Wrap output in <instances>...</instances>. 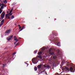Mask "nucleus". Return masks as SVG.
<instances>
[{"mask_svg":"<svg viewBox=\"0 0 75 75\" xmlns=\"http://www.w3.org/2000/svg\"><path fill=\"white\" fill-rule=\"evenodd\" d=\"M37 59L35 58H33L32 59V61H33V64H37V62H38V61H37Z\"/></svg>","mask_w":75,"mask_h":75,"instance_id":"f257e3e1","label":"nucleus"},{"mask_svg":"<svg viewBox=\"0 0 75 75\" xmlns=\"http://www.w3.org/2000/svg\"><path fill=\"white\" fill-rule=\"evenodd\" d=\"M5 14H6V12L3 11L1 14V17L2 19H3L4 16H5Z\"/></svg>","mask_w":75,"mask_h":75,"instance_id":"f03ea898","label":"nucleus"},{"mask_svg":"<svg viewBox=\"0 0 75 75\" xmlns=\"http://www.w3.org/2000/svg\"><path fill=\"white\" fill-rule=\"evenodd\" d=\"M57 35V33L55 32H53V34L52 35V38H54L55 37H56Z\"/></svg>","mask_w":75,"mask_h":75,"instance_id":"7ed1b4c3","label":"nucleus"},{"mask_svg":"<svg viewBox=\"0 0 75 75\" xmlns=\"http://www.w3.org/2000/svg\"><path fill=\"white\" fill-rule=\"evenodd\" d=\"M13 35H10L9 36L8 38H6L7 40H8V41H10V40L11 39L13 38Z\"/></svg>","mask_w":75,"mask_h":75,"instance_id":"20e7f679","label":"nucleus"},{"mask_svg":"<svg viewBox=\"0 0 75 75\" xmlns=\"http://www.w3.org/2000/svg\"><path fill=\"white\" fill-rule=\"evenodd\" d=\"M11 31V30L10 29H9L8 30H7L6 31L5 33H6V34H7V33H9V32H10Z\"/></svg>","mask_w":75,"mask_h":75,"instance_id":"39448f33","label":"nucleus"},{"mask_svg":"<svg viewBox=\"0 0 75 75\" xmlns=\"http://www.w3.org/2000/svg\"><path fill=\"white\" fill-rule=\"evenodd\" d=\"M53 58L54 59H57V56H54L53 57Z\"/></svg>","mask_w":75,"mask_h":75,"instance_id":"423d86ee","label":"nucleus"},{"mask_svg":"<svg viewBox=\"0 0 75 75\" xmlns=\"http://www.w3.org/2000/svg\"><path fill=\"white\" fill-rule=\"evenodd\" d=\"M64 69H66V70L69 71V68H67V67H64Z\"/></svg>","mask_w":75,"mask_h":75,"instance_id":"0eeeda50","label":"nucleus"},{"mask_svg":"<svg viewBox=\"0 0 75 75\" xmlns=\"http://www.w3.org/2000/svg\"><path fill=\"white\" fill-rule=\"evenodd\" d=\"M25 28V26H23L22 28L19 30V32H20V31H22V30H23V29H24V28Z\"/></svg>","mask_w":75,"mask_h":75,"instance_id":"6e6552de","label":"nucleus"},{"mask_svg":"<svg viewBox=\"0 0 75 75\" xmlns=\"http://www.w3.org/2000/svg\"><path fill=\"white\" fill-rule=\"evenodd\" d=\"M37 67L38 68H39V69H40V68H41V65H38L37 66Z\"/></svg>","mask_w":75,"mask_h":75,"instance_id":"1a4fd4ad","label":"nucleus"},{"mask_svg":"<svg viewBox=\"0 0 75 75\" xmlns=\"http://www.w3.org/2000/svg\"><path fill=\"white\" fill-rule=\"evenodd\" d=\"M14 41H16L18 40H17V37H16V36H14Z\"/></svg>","mask_w":75,"mask_h":75,"instance_id":"9d476101","label":"nucleus"},{"mask_svg":"<svg viewBox=\"0 0 75 75\" xmlns=\"http://www.w3.org/2000/svg\"><path fill=\"white\" fill-rule=\"evenodd\" d=\"M57 45L59 46V47H60V46H61V42H58L57 43Z\"/></svg>","mask_w":75,"mask_h":75,"instance_id":"9b49d317","label":"nucleus"},{"mask_svg":"<svg viewBox=\"0 0 75 75\" xmlns=\"http://www.w3.org/2000/svg\"><path fill=\"white\" fill-rule=\"evenodd\" d=\"M37 68L36 67H34V71H37Z\"/></svg>","mask_w":75,"mask_h":75,"instance_id":"f8f14e48","label":"nucleus"},{"mask_svg":"<svg viewBox=\"0 0 75 75\" xmlns=\"http://www.w3.org/2000/svg\"><path fill=\"white\" fill-rule=\"evenodd\" d=\"M47 68L48 69H50V66L48 65H47L46 66Z\"/></svg>","mask_w":75,"mask_h":75,"instance_id":"ddd939ff","label":"nucleus"},{"mask_svg":"<svg viewBox=\"0 0 75 75\" xmlns=\"http://www.w3.org/2000/svg\"><path fill=\"white\" fill-rule=\"evenodd\" d=\"M50 55H54V52H50Z\"/></svg>","mask_w":75,"mask_h":75,"instance_id":"4468645a","label":"nucleus"},{"mask_svg":"<svg viewBox=\"0 0 75 75\" xmlns=\"http://www.w3.org/2000/svg\"><path fill=\"white\" fill-rule=\"evenodd\" d=\"M41 54H42V52H39L38 53V55H40Z\"/></svg>","mask_w":75,"mask_h":75,"instance_id":"2eb2a0df","label":"nucleus"},{"mask_svg":"<svg viewBox=\"0 0 75 75\" xmlns=\"http://www.w3.org/2000/svg\"><path fill=\"white\" fill-rule=\"evenodd\" d=\"M16 41H15L14 43V45H15V44H16V43H17V42H18V40H15Z\"/></svg>","mask_w":75,"mask_h":75,"instance_id":"dca6fc26","label":"nucleus"},{"mask_svg":"<svg viewBox=\"0 0 75 75\" xmlns=\"http://www.w3.org/2000/svg\"><path fill=\"white\" fill-rule=\"evenodd\" d=\"M3 2L4 3H5V4H6V3H7V0H5V1H3Z\"/></svg>","mask_w":75,"mask_h":75,"instance_id":"f3484780","label":"nucleus"},{"mask_svg":"<svg viewBox=\"0 0 75 75\" xmlns=\"http://www.w3.org/2000/svg\"><path fill=\"white\" fill-rule=\"evenodd\" d=\"M4 22V19H3L1 22V23H3Z\"/></svg>","mask_w":75,"mask_h":75,"instance_id":"a211bd4d","label":"nucleus"},{"mask_svg":"<svg viewBox=\"0 0 75 75\" xmlns=\"http://www.w3.org/2000/svg\"><path fill=\"white\" fill-rule=\"evenodd\" d=\"M70 71H73V68H72V67H70Z\"/></svg>","mask_w":75,"mask_h":75,"instance_id":"6ab92c4d","label":"nucleus"},{"mask_svg":"<svg viewBox=\"0 0 75 75\" xmlns=\"http://www.w3.org/2000/svg\"><path fill=\"white\" fill-rule=\"evenodd\" d=\"M13 8H12L11 9V10L10 11V13H11L12 11H13Z\"/></svg>","mask_w":75,"mask_h":75,"instance_id":"aec40b11","label":"nucleus"},{"mask_svg":"<svg viewBox=\"0 0 75 75\" xmlns=\"http://www.w3.org/2000/svg\"><path fill=\"white\" fill-rule=\"evenodd\" d=\"M18 44H19V42H18L15 45V47H16L17 46Z\"/></svg>","mask_w":75,"mask_h":75,"instance_id":"412c9836","label":"nucleus"},{"mask_svg":"<svg viewBox=\"0 0 75 75\" xmlns=\"http://www.w3.org/2000/svg\"><path fill=\"white\" fill-rule=\"evenodd\" d=\"M3 65L4 67H5V66H6V65H7V64H3Z\"/></svg>","mask_w":75,"mask_h":75,"instance_id":"4be33fe9","label":"nucleus"},{"mask_svg":"<svg viewBox=\"0 0 75 75\" xmlns=\"http://www.w3.org/2000/svg\"><path fill=\"white\" fill-rule=\"evenodd\" d=\"M8 14L6 15L5 18H7V17H8Z\"/></svg>","mask_w":75,"mask_h":75,"instance_id":"5701e85b","label":"nucleus"},{"mask_svg":"<svg viewBox=\"0 0 75 75\" xmlns=\"http://www.w3.org/2000/svg\"><path fill=\"white\" fill-rule=\"evenodd\" d=\"M1 8L2 9H3V8H4V7H3V6H1Z\"/></svg>","mask_w":75,"mask_h":75,"instance_id":"b1692460","label":"nucleus"},{"mask_svg":"<svg viewBox=\"0 0 75 75\" xmlns=\"http://www.w3.org/2000/svg\"><path fill=\"white\" fill-rule=\"evenodd\" d=\"M14 17V16H12L11 17V19H13V18Z\"/></svg>","mask_w":75,"mask_h":75,"instance_id":"393cba45","label":"nucleus"},{"mask_svg":"<svg viewBox=\"0 0 75 75\" xmlns=\"http://www.w3.org/2000/svg\"><path fill=\"white\" fill-rule=\"evenodd\" d=\"M3 24V23L0 24V27H1V26H2Z\"/></svg>","mask_w":75,"mask_h":75,"instance_id":"a878e982","label":"nucleus"},{"mask_svg":"<svg viewBox=\"0 0 75 75\" xmlns=\"http://www.w3.org/2000/svg\"><path fill=\"white\" fill-rule=\"evenodd\" d=\"M37 51H35L34 52V54H36V53H37Z\"/></svg>","mask_w":75,"mask_h":75,"instance_id":"bb28decb","label":"nucleus"},{"mask_svg":"<svg viewBox=\"0 0 75 75\" xmlns=\"http://www.w3.org/2000/svg\"><path fill=\"white\" fill-rule=\"evenodd\" d=\"M2 6H4V4L3 3L2 4H1Z\"/></svg>","mask_w":75,"mask_h":75,"instance_id":"cd10ccee","label":"nucleus"},{"mask_svg":"<svg viewBox=\"0 0 75 75\" xmlns=\"http://www.w3.org/2000/svg\"><path fill=\"white\" fill-rule=\"evenodd\" d=\"M10 15H9V16H8V19H9L10 18Z\"/></svg>","mask_w":75,"mask_h":75,"instance_id":"c85d7f7f","label":"nucleus"},{"mask_svg":"<svg viewBox=\"0 0 75 75\" xmlns=\"http://www.w3.org/2000/svg\"><path fill=\"white\" fill-rule=\"evenodd\" d=\"M11 14V13H10V12L9 13H8L7 14H8V15H10Z\"/></svg>","mask_w":75,"mask_h":75,"instance_id":"c756f323","label":"nucleus"},{"mask_svg":"<svg viewBox=\"0 0 75 75\" xmlns=\"http://www.w3.org/2000/svg\"><path fill=\"white\" fill-rule=\"evenodd\" d=\"M19 29H21V27L20 26V25H19Z\"/></svg>","mask_w":75,"mask_h":75,"instance_id":"7c9ffc66","label":"nucleus"},{"mask_svg":"<svg viewBox=\"0 0 75 75\" xmlns=\"http://www.w3.org/2000/svg\"><path fill=\"white\" fill-rule=\"evenodd\" d=\"M2 11H0V14H1V13L2 12Z\"/></svg>","mask_w":75,"mask_h":75,"instance_id":"2f4dec72","label":"nucleus"},{"mask_svg":"<svg viewBox=\"0 0 75 75\" xmlns=\"http://www.w3.org/2000/svg\"><path fill=\"white\" fill-rule=\"evenodd\" d=\"M16 54V52L13 53V55H14V54Z\"/></svg>","mask_w":75,"mask_h":75,"instance_id":"473e14b6","label":"nucleus"},{"mask_svg":"<svg viewBox=\"0 0 75 75\" xmlns=\"http://www.w3.org/2000/svg\"><path fill=\"white\" fill-rule=\"evenodd\" d=\"M42 72H44V71H42L40 73H41H41H42Z\"/></svg>","mask_w":75,"mask_h":75,"instance_id":"72a5a7b5","label":"nucleus"},{"mask_svg":"<svg viewBox=\"0 0 75 75\" xmlns=\"http://www.w3.org/2000/svg\"><path fill=\"white\" fill-rule=\"evenodd\" d=\"M44 65V67H45V68H46V67H46V66H45V65Z\"/></svg>","mask_w":75,"mask_h":75,"instance_id":"f704fd0d","label":"nucleus"},{"mask_svg":"<svg viewBox=\"0 0 75 75\" xmlns=\"http://www.w3.org/2000/svg\"><path fill=\"white\" fill-rule=\"evenodd\" d=\"M38 58H40V56H38Z\"/></svg>","mask_w":75,"mask_h":75,"instance_id":"c9c22d12","label":"nucleus"},{"mask_svg":"<svg viewBox=\"0 0 75 75\" xmlns=\"http://www.w3.org/2000/svg\"><path fill=\"white\" fill-rule=\"evenodd\" d=\"M57 39H58V38H57L56 39H55V41H56V40H57Z\"/></svg>","mask_w":75,"mask_h":75,"instance_id":"e433bc0d","label":"nucleus"},{"mask_svg":"<svg viewBox=\"0 0 75 75\" xmlns=\"http://www.w3.org/2000/svg\"><path fill=\"white\" fill-rule=\"evenodd\" d=\"M1 8H0V11H1Z\"/></svg>","mask_w":75,"mask_h":75,"instance_id":"4c0bfd02","label":"nucleus"},{"mask_svg":"<svg viewBox=\"0 0 75 75\" xmlns=\"http://www.w3.org/2000/svg\"><path fill=\"white\" fill-rule=\"evenodd\" d=\"M43 51H44V50H45V49L44 48H43Z\"/></svg>","mask_w":75,"mask_h":75,"instance_id":"58836bf2","label":"nucleus"},{"mask_svg":"<svg viewBox=\"0 0 75 75\" xmlns=\"http://www.w3.org/2000/svg\"><path fill=\"white\" fill-rule=\"evenodd\" d=\"M12 13H11L10 16H12Z\"/></svg>","mask_w":75,"mask_h":75,"instance_id":"ea45409f","label":"nucleus"},{"mask_svg":"<svg viewBox=\"0 0 75 75\" xmlns=\"http://www.w3.org/2000/svg\"><path fill=\"white\" fill-rule=\"evenodd\" d=\"M58 53H59V51H58Z\"/></svg>","mask_w":75,"mask_h":75,"instance_id":"a19ab883","label":"nucleus"},{"mask_svg":"<svg viewBox=\"0 0 75 75\" xmlns=\"http://www.w3.org/2000/svg\"><path fill=\"white\" fill-rule=\"evenodd\" d=\"M45 70H44L43 72H45Z\"/></svg>","mask_w":75,"mask_h":75,"instance_id":"79ce46f5","label":"nucleus"},{"mask_svg":"<svg viewBox=\"0 0 75 75\" xmlns=\"http://www.w3.org/2000/svg\"><path fill=\"white\" fill-rule=\"evenodd\" d=\"M14 5H15V4H13V6H14Z\"/></svg>","mask_w":75,"mask_h":75,"instance_id":"37998d69","label":"nucleus"},{"mask_svg":"<svg viewBox=\"0 0 75 75\" xmlns=\"http://www.w3.org/2000/svg\"><path fill=\"white\" fill-rule=\"evenodd\" d=\"M49 52H51V50H49Z\"/></svg>","mask_w":75,"mask_h":75,"instance_id":"c03bdc74","label":"nucleus"},{"mask_svg":"<svg viewBox=\"0 0 75 75\" xmlns=\"http://www.w3.org/2000/svg\"><path fill=\"white\" fill-rule=\"evenodd\" d=\"M1 4H0V7H1Z\"/></svg>","mask_w":75,"mask_h":75,"instance_id":"a18cd8bd","label":"nucleus"},{"mask_svg":"<svg viewBox=\"0 0 75 75\" xmlns=\"http://www.w3.org/2000/svg\"><path fill=\"white\" fill-rule=\"evenodd\" d=\"M9 13L8 11L7 12V13Z\"/></svg>","mask_w":75,"mask_h":75,"instance_id":"49530a36","label":"nucleus"},{"mask_svg":"<svg viewBox=\"0 0 75 75\" xmlns=\"http://www.w3.org/2000/svg\"><path fill=\"white\" fill-rule=\"evenodd\" d=\"M55 20H57V19H56V18H55Z\"/></svg>","mask_w":75,"mask_h":75,"instance_id":"de8ad7c7","label":"nucleus"},{"mask_svg":"<svg viewBox=\"0 0 75 75\" xmlns=\"http://www.w3.org/2000/svg\"><path fill=\"white\" fill-rule=\"evenodd\" d=\"M19 38L20 39H21V38Z\"/></svg>","mask_w":75,"mask_h":75,"instance_id":"09e8293b","label":"nucleus"},{"mask_svg":"<svg viewBox=\"0 0 75 75\" xmlns=\"http://www.w3.org/2000/svg\"><path fill=\"white\" fill-rule=\"evenodd\" d=\"M26 64H27V65H28V63H26Z\"/></svg>","mask_w":75,"mask_h":75,"instance_id":"8fccbe9b","label":"nucleus"},{"mask_svg":"<svg viewBox=\"0 0 75 75\" xmlns=\"http://www.w3.org/2000/svg\"><path fill=\"white\" fill-rule=\"evenodd\" d=\"M18 27H19V25H18Z\"/></svg>","mask_w":75,"mask_h":75,"instance_id":"3c124183","label":"nucleus"},{"mask_svg":"<svg viewBox=\"0 0 75 75\" xmlns=\"http://www.w3.org/2000/svg\"><path fill=\"white\" fill-rule=\"evenodd\" d=\"M1 19V18H0V20Z\"/></svg>","mask_w":75,"mask_h":75,"instance_id":"603ef678","label":"nucleus"},{"mask_svg":"<svg viewBox=\"0 0 75 75\" xmlns=\"http://www.w3.org/2000/svg\"><path fill=\"white\" fill-rule=\"evenodd\" d=\"M47 74V73H46V74Z\"/></svg>","mask_w":75,"mask_h":75,"instance_id":"864d4df0","label":"nucleus"},{"mask_svg":"<svg viewBox=\"0 0 75 75\" xmlns=\"http://www.w3.org/2000/svg\"><path fill=\"white\" fill-rule=\"evenodd\" d=\"M28 66V65H27V66Z\"/></svg>","mask_w":75,"mask_h":75,"instance_id":"5fc2aeb1","label":"nucleus"},{"mask_svg":"<svg viewBox=\"0 0 75 75\" xmlns=\"http://www.w3.org/2000/svg\"><path fill=\"white\" fill-rule=\"evenodd\" d=\"M61 75H62V74H61Z\"/></svg>","mask_w":75,"mask_h":75,"instance_id":"6e6d98bb","label":"nucleus"},{"mask_svg":"<svg viewBox=\"0 0 75 75\" xmlns=\"http://www.w3.org/2000/svg\"><path fill=\"white\" fill-rule=\"evenodd\" d=\"M1 0H0V1H1Z\"/></svg>","mask_w":75,"mask_h":75,"instance_id":"4d7b16f0","label":"nucleus"},{"mask_svg":"<svg viewBox=\"0 0 75 75\" xmlns=\"http://www.w3.org/2000/svg\"><path fill=\"white\" fill-rule=\"evenodd\" d=\"M15 25H16V24H15Z\"/></svg>","mask_w":75,"mask_h":75,"instance_id":"13d9d810","label":"nucleus"}]
</instances>
